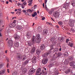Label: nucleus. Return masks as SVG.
Instances as JSON below:
<instances>
[{
    "label": "nucleus",
    "mask_w": 75,
    "mask_h": 75,
    "mask_svg": "<svg viewBox=\"0 0 75 75\" xmlns=\"http://www.w3.org/2000/svg\"><path fill=\"white\" fill-rule=\"evenodd\" d=\"M51 53V51H49L47 53H46L45 54H43V55H42V56H43V57L44 58L43 59V60H42V63L43 64H46L47 63L48 60V59L47 58V57Z\"/></svg>",
    "instance_id": "f257e3e1"
},
{
    "label": "nucleus",
    "mask_w": 75,
    "mask_h": 75,
    "mask_svg": "<svg viewBox=\"0 0 75 75\" xmlns=\"http://www.w3.org/2000/svg\"><path fill=\"white\" fill-rule=\"evenodd\" d=\"M59 49L58 48H56L54 50V51L55 52V54H53V58L52 59L53 60L55 59H57V58L59 57L62 54L61 52H58L57 54V52L58 51Z\"/></svg>",
    "instance_id": "f03ea898"
},
{
    "label": "nucleus",
    "mask_w": 75,
    "mask_h": 75,
    "mask_svg": "<svg viewBox=\"0 0 75 75\" xmlns=\"http://www.w3.org/2000/svg\"><path fill=\"white\" fill-rule=\"evenodd\" d=\"M41 39L40 35L39 34L37 35L35 38V42L37 43H39L40 42Z\"/></svg>",
    "instance_id": "7ed1b4c3"
},
{
    "label": "nucleus",
    "mask_w": 75,
    "mask_h": 75,
    "mask_svg": "<svg viewBox=\"0 0 75 75\" xmlns=\"http://www.w3.org/2000/svg\"><path fill=\"white\" fill-rule=\"evenodd\" d=\"M75 21L74 20H70L69 22V26L71 27H73L74 26V23Z\"/></svg>",
    "instance_id": "20e7f679"
},
{
    "label": "nucleus",
    "mask_w": 75,
    "mask_h": 75,
    "mask_svg": "<svg viewBox=\"0 0 75 75\" xmlns=\"http://www.w3.org/2000/svg\"><path fill=\"white\" fill-rule=\"evenodd\" d=\"M53 15L55 18H57L59 16V13L57 11H56L53 13Z\"/></svg>",
    "instance_id": "39448f33"
},
{
    "label": "nucleus",
    "mask_w": 75,
    "mask_h": 75,
    "mask_svg": "<svg viewBox=\"0 0 75 75\" xmlns=\"http://www.w3.org/2000/svg\"><path fill=\"white\" fill-rule=\"evenodd\" d=\"M35 71V69H31L29 71L28 74L29 75H31L33 73H34Z\"/></svg>",
    "instance_id": "423d86ee"
},
{
    "label": "nucleus",
    "mask_w": 75,
    "mask_h": 75,
    "mask_svg": "<svg viewBox=\"0 0 75 75\" xmlns=\"http://www.w3.org/2000/svg\"><path fill=\"white\" fill-rule=\"evenodd\" d=\"M32 35V34L31 32H28L26 33V36L28 38H30Z\"/></svg>",
    "instance_id": "0eeeda50"
},
{
    "label": "nucleus",
    "mask_w": 75,
    "mask_h": 75,
    "mask_svg": "<svg viewBox=\"0 0 75 75\" xmlns=\"http://www.w3.org/2000/svg\"><path fill=\"white\" fill-rule=\"evenodd\" d=\"M74 64V62L72 61L70 62L69 65L71 67H73V68L74 69L75 68V66Z\"/></svg>",
    "instance_id": "6e6552de"
},
{
    "label": "nucleus",
    "mask_w": 75,
    "mask_h": 75,
    "mask_svg": "<svg viewBox=\"0 0 75 75\" xmlns=\"http://www.w3.org/2000/svg\"><path fill=\"white\" fill-rule=\"evenodd\" d=\"M13 42L12 40H9L8 42V45L9 47H11L13 45Z\"/></svg>",
    "instance_id": "1a4fd4ad"
},
{
    "label": "nucleus",
    "mask_w": 75,
    "mask_h": 75,
    "mask_svg": "<svg viewBox=\"0 0 75 75\" xmlns=\"http://www.w3.org/2000/svg\"><path fill=\"white\" fill-rule=\"evenodd\" d=\"M41 71V68H38L37 71L36 72V74H35V75H38L40 73H40Z\"/></svg>",
    "instance_id": "9d476101"
},
{
    "label": "nucleus",
    "mask_w": 75,
    "mask_h": 75,
    "mask_svg": "<svg viewBox=\"0 0 75 75\" xmlns=\"http://www.w3.org/2000/svg\"><path fill=\"white\" fill-rule=\"evenodd\" d=\"M6 72V70L4 69L0 71V75H3Z\"/></svg>",
    "instance_id": "9b49d317"
},
{
    "label": "nucleus",
    "mask_w": 75,
    "mask_h": 75,
    "mask_svg": "<svg viewBox=\"0 0 75 75\" xmlns=\"http://www.w3.org/2000/svg\"><path fill=\"white\" fill-rule=\"evenodd\" d=\"M48 33L47 30V29H44L43 30V34L44 35H46Z\"/></svg>",
    "instance_id": "f8f14e48"
},
{
    "label": "nucleus",
    "mask_w": 75,
    "mask_h": 75,
    "mask_svg": "<svg viewBox=\"0 0 75 75\" xmlns=\"http://www.w3.org/2000/svg\"><path fill=\"white\" fill-rule=\"evenodd\" d=\"M14 38L16 40H18V39L20 38V36L18 35H17V34H14Z\"/></svg>",
    "instance_id": "ddd939ff"
},
{
    "label": "nucleus",
    "mask_w": 75,
    "mask_h": 75,
    "mask_svg": "<svg viewBox=\"0 0 75 75\" xmlns=\"http://www.w3.org/2000/svg\"><path fill=\"white\" fill-rule=\"evenodd\" d=\"M56 64V62H53L51 63H50L49 65V67H53L54 65H55Z\"/></svg>",
    "instance_id": "4468645a"
},
{
    "label": "nucleus",
    "mask_w": 75,
    "mask_h": 75,
    "mask_svg": "<svg viewBox=\"0 0 75 75\" xmlns=\"http://www.w3.org/2000/svg\"><path fill=\"white\" fill-rule=\"evenodd\" d=\"M28 61L29 60L27 59L26 61L23 62V65L24 66H25V65H26L27 64H28Z\"/></svg>",
    "instance_id": "2eb2a0df"
},
{
    "label": "nucleus",
    "mask_w": 75,
    "mask_h": 75,
    "mask_svg": "<svg viewBox=\"0 0 75 75\" xmlns=\"http://www.w3.org/2000/svg\"><path fill=\"white\" fill-rule=\"evenodd\" d=\"M35 47H33L30 53L32 54H33L35 51Z\"/></svg>",
    "instance_id": "dca6fc26"
},
{
    "label": "nucleus",
    "mask_w": 75,
    "mask_h": 75,
    "mask_svg": "<svg viewBox=\"0 0 75 75\" xmlns=\"http://www.w3.org/2000/svg\"><path fill=\"white\" fill-rule=\"evenodd\" d=\"M35 37L34 36H33L31 38V43L33 44L35 42Z\"/></svg>",
    "instance_id": "f3484780"
},
{
    "label": "nucleus",
    "mask_w": 75,
    "mask_h": 75,
    "mask_svg": "<svg viewBox=\"0 0 75 75\" xmlns=\"http://www.w3.org/2000/svg\"><path fill=\"white\" fill-rule=\"evenodd\" d=\"M21 54L19 53L17 54V55L16 57L18 59H21Z\"/></svg>",
    "instance_id": "a211bd4d"
},
{
    "label": "nucleus",
    "mask_w": 75,
    "mask_h": 75,
    "mask_svg": "<svg viewBox=\"0 0 75 75\" xmlns=\"http://www.w3.org/2000/svg\"><path fill=\"white\" fill-rule=\"evenodd\" d=\"M17 28L18 30H20L22 28V26L21 25H18L17 26Z\"/></svg>",
    "instance_id": "6ab92c4d"
},
{
    "label": "nucleus",
    "mask_w": 75,
    "mask_h": 75,
    "mask_svg": "<svg viewBox=\"0 0 75 75\" xmlns=\"http://www.w3.org/2000/svg\"><path fill=\"white\" fill-rule=\"evenodd\" d=\"M14 45L16 47H18L19 46V43L17 42H14Z\"/></svg>",
    "instance_id": "aec40b11"
},
{
    "label": "nucleus",
    "mask_w": 75,
    "mask_h": 75,
    "mask_svg": "<svg viewBox=\"0 0 75 75\" xmlns=\"http://www.w3.org/2000/svg\"><path fill=\"white\" fill-rule=\"evenodd\" d=\"M71 5L73 7L75 6V0H72V1H71Z\"/></svg>",
    "instance_id": "412c9836"
},
{
    "label": "nucleus",
    "mask_w": 75,
    "mask_h": 75,
    "mask_svg": "<svg viewBox=\"0 0 75 75\" xmlns=\"http://www.w3.org/2000/svg\"><path fill=\"white\" fill-rule=\"evenodd\" d=\"M16 26L15 24L12 23L9 25V27L11 28H13Z\"/></svg>",
    "instance_id": "4be33fe9"
},
{
    "label": "nucleus",
    "mask_w": 75,
    "mask_h": 75,
    "mask_svg": "<svg viewBox=\"0 0 75 75\" xmlns=\"http://www.w3.org/2000/svg\"><path fill=\"white\" fill-rule=\"evenodd\" d=\"M45 46L43 44H42L41 45H40V49L41 50H43L45 48Z\"/></svg>",
    "instance_id": "5701e85b"
},
{
    "label": "nucleus",
    "mask_w": 75,
    "mask_h": 75,
    "mask_svg": "<svg viewBox=\"0 0 75 75\" xmlns=\"http://www.w3.org/2000/svg\"><path fill=\"white\" fill-rule=\"evenodd\" d=\"M33 63H35L36 62V59L35 57H33V59H32Z\"/></svg>",
    "instance_id": "b1692460"
},
{
    "label": "nucleus",
    "mask_w": 75,
    "mask_h": 75,
    "mask_svg": "<svg viewBox=\"0 0 75 75\" xmlns=\"http://www.w3.org/2000/svg\"><path fill=\"white\" fill-rule=\"evenodd\" d=\"M21 59L23 61H25V59H27V57L26 56H23L21 58Z\"/></svg>",
    "instance_id": "393cba45"
},
{
    "label": "nucleus",
    "mask_w": 75,
    "mask_h": 75,
    "mask_svg": "<svg viewBox=\"0 0 75 75\" xmlns=\"http://www.w3.org/2000/svg\"><path fill=\"white\" fill-rule=\"evenodd\" d=\"M68 45L71 47H72L74 45V44L73 43H71V42H70L69 43Z\"/></svg>",
    "instance_id": "a878e982"
},
{
    "label": "nucleus",
    "mask_w": 75,
    "mask_h": 75,
    "mask_svg": "<svg viewBox=\"0 0 75 75\" xmlns=\"http://www.w3.org/2000/svg\"><path fill=\"white\" fill-rule=\"evenodd\" d=\"M74 59V58L73 56L69 57V60L70 61H72Z\"/></svg>",
    "instance_id": "bb28decb"
},
{
    "label": "nucleus",
    "mask_w": 75,
    "mask_h": 75,
    "mask_svg": "<svg viewBox=\"0 0 75 75\" xmlns=\"http://www.w3.org/2000/svg\"><path fill=\"white\" fill-rule=\"evenodd\" d=\"M40 52L39 50H36V54L38 55H39L40 54Z\"/></svg>",
    "instance_id": "cd10ccee"
},
{
    "label": "nucleus",
    "mask_w": 75,
    "mask_h": 75,
    "mask_svg": "<svg viewBox=\"0 0 75 75\" xmlns=\"http://www.w3.org/2000/svg\"><path fill=\"white\" fill-rule=\"evenodd\" d=\"M68 61H67L65 60L64 62V64L65 65H68Z\"/></svg>",
    "instance_id": "c85d7f7f"
},
{
    "label": "nucleus",
    "mask_w": 75,
    "mask_h": 75,
    "mask_svg": "<svg viewBox=\"0 0 75 75\" xmlns=\"http://www.w3.org/2000/svg\"><path fill=\"white\" fill-rule=\"evenodd\" d=\"M69 7L68 5H64L63 6V8H65L66 9L67 8Z\"/></svg>",
    "instance_id": "c756f323"
},
{
    "label": "nucleus",
    "mask_w": 75,
    "mask_h": 75,
    "mask_svg": "<svg viewBox=\"0 0 75 75\" xmlns=\"http://www.w3.org/2000/svg\"><path fill=\"white\" fill-rule=\"evenodd\" d=\"M37 15V13L36 12L34 13L32 15V16L34 17L35 16Z\"/></svg>",
    "instance_id": "7c9ffc66"
},
{
    "label": "nucleus",
    "mask_w": 75,
    "mask_h": 75,
    "mask_svg": "<svg viewBox=\"0 0 75 75\" xmlns=\"http://www.w3.org/2000/svg\"><path fill=\"white\" fill-rule=\"evenodd\" d=\"M27 11L26 12H27L28 13H31L33 11L32 10V11H31V10L30 9H28L27 10H26Z\"/></svg>",
    "instance_id": "2f4dec72"
},
{
    "label": "nucleus",
    "mask_w": 75,
    "mask_h": 75,
    "mask_svg": "<svg viewBox=\"0 0 75 75\" xmlns=\"http://www.w3.org/2000/svg\"><path fill=\"white\" fill-rule=\"evenodd\" d=\"M17 72L16 71H15L13 73V75H17Z\"/></svg>",
    "instance_id": "473e14b6"
},
{
    "label": "nucleus",
    "mask_w": 75,
    "mask_h": 75,
    "mask_svg": "<svg viewBox=\"0 0 75 75\" xmlns=\"http://www.w3.org/2000/svg\"><path fill=\"white\" fill-rule=\"evenodd\" d=\"M68 55L69 54H68V52H66L64 54V56L66 57H67L68 56Z\"/></svg>",
    "instance_id": "72a5a7b5"
},
{
    "label": "nucleus",
    "mask_w": 75,
    "mask_h": 75,
    "mask_svg": "<svg viewBox=\"0 0 75 75\" xmlns=\"http://www.w3.org/2000/svg\"><path fill=\"white\" fill-rule=\"evenodd\" d=\"M3 65V64L1 63H0V69L2 68V67Z\"/></svg>",
    "instance_id": "f704fd0d"
},
{
    "label": "nucleus",
    "mask_w": 75,
    "mask_h": 75,
    "mask_svg": "<svg viewBox=\"0 0 75 75\" xmlns=\"http://www.w3.org/2000/svg\"><path fill=\"white\" fill-rule=\"evenodd\" d=\"M26 73V70L25 69L24 70H23L22 71V74H25V73Z\"/></svg>",
    "instance_id": "c9c22d12"
},
{
    "label": "nucleus",
    "mask_w": 75,
    "mask_h": 75,
    "mask_svg": "<svg viewBox=\"0 0 75 75\" xmlns=\"http://www.w3.org/2000/svg\"><path fill=\"white\" fill-rule=\"evenodd\" d=\"M55 40V38H52L50 39L51 41L52 42H53Z\"/></svg>",
    "instance_id": "e433bc0d"
},
{
    "label": "nucleus",
    "mask_w": 75,
    "mask_h": 75,
    "mask_svg": "<svg viewBox=\"0 0 75 75\" xmlns=\"http://www.w3.org/2000/svg\"><path fill=\"white\" fill-rule=\"evenodd\" d=\"M70 31L71 33H73L74 32V29L71 28L70 30Z\"/></svg>",
    "instance_id": "4c0bfd02"
},
{
    "label": "nucleus",
    "mask_w": 75,
    "mask_h": 75,
    "mask_svg": "<svg viewBox=\"0 0 75 75\" xmlns=\"http://www.w3.org/2000/svg\"><path fill=\"white\" fill-rule=\"evenodd\" d=\"M70 71V70L69 69V70H67L66 71H65V73L66 74H68V73H69Z\"/></svg>",
    "instance_id": "58836bf2"
},
{
    "label": "nucleus",
    "mask_w": 75,
    "mask_h": 75,
    "mask_svg": "<svg viewBox=\"0 0 75 75\" xmlns=\"http://www.w3.org/2000/svg\"><path fill=\"white\" fill-rule=\"evenodd\" d=\"M58 24L59 25H62L63 24V23H62V22L60 21V22H58Z\"/></svg>",
    "instance_id": "ea45409f"
},
{
    "label": "nucleus",
    "mask_w": 75,
    "mask_h": 75,
    "mask_svg": "<svg viewBox=\"0 0 75 75\" xmlns=\"http://www.w3.org/2000/svg\"><path fill=\"white\" fill-rule=\"evenodd\" d=\"M54 74L55 75L58 74V72H57L55 70H54Z\"/></svg>",
    "instance_id": "a19ab883"
},
{
    "label": "nucleus",
    "mask_w": 75,
    "mask_h": 75,
    "mask_svg": "<svg viewBox=\"0 0 75 75\" xmlns=\"http://www.w3.org/2000/svg\"><path fill=\"white\" fill-rule=\"evenodd\" d=\"M53 49H54V47H53V45L50 46V50H53Z\"/></svg>",
    "instance_id": "79ce46f5"
},
{
    "label": "nucleus",
    "mask_w": 75,
    "mask_h": 75,
    "mask_svg": "<svg viewBox=\"0 0 75 75\" xmlns=\"http://www.w3.org/2000/svg\"><path fill=\"white\" fill-rule=\"evenodd\" d=\"M21 11H18L16 13V14H21Z\"/></svg>",
    "instance_id": "37998d69"
},
{
    "label": "nucleus",
    "mask_w": 75,
    "mask_h": 75,
    "mask_svg": "<svg viewBox=\"0 0 75 75\" xmlns=\"http://www.w3.org/2000/svg\"><path fill=\"white\" fill-rule=\"evenodd\" d=\"M69 39H67L66 40V42L68 43V42L69 41Z\"/></svg>",
    "instance_id": "c03bdc74"
},
{
    "label": "nucleus",
    "mask_w": 75,
    "mask_h": 75,
    "mask_svg": "<svg viewBox=\"0 0 75 75\" xmlns=\"http://www.w3.org/2000/svg\"><path fill=\"white\" fill-rule=\"evenodd\" d=\"M23 4L25 6H26L27 5V2H25L23 3Z\"/></svg>",
    "instance_id": "a18cd8bd"
},
{
    "label": "nucleus",
    "mask_w": 75,
    "mask_h": 75,
    "mask_svg": "<svg viewBox=\"0 0 75 75\" xmlns=\"http://www.w3.org/2000/svg\"><path fill=\"white\" fill-rule=\"evenodd\" d=\"M52 13V12L51 11H50L49 12V14H51Z\"/></svg>",
    "instance_id": "49530a36"
},
{
    "label": "nucleus",
    "mask_w": 75,
    "mask_h": 75,
    "mask_svg": "<svg viewBox=\"0 0 75 75\" xmlns=\"http://www.w3.org/2000/svg\"><path fill=\"white\" fill-rule=\"evenodd\" d=\"M33 0H29L28 1V3H31V2Z\"/></svg>",
    "instance_id": "de8ad7c7"
},
{
    "label": "nucleus",
    "mask_w": 75,
    "mask_h": 75,
    "mask_svg": "<svg viewBox=\"0 0 75 75\" xmlns=\"http://www.w3.org/2000/svg\"><path fill=\"white\" fill-rule=\"evenodd\" d=\"M60 39H61L60 41L61 42H62L63 40V39L62 38H60Z\"/></svg>",
    "instance_id": "09e8293b"
},
{
    "label": "nucleus",
    "mask_w": 75,
    "mask_h": 75,
    "mask_svg": "<svg viewBox=\"0 0 75 75\" xmlns=\"http://www.w3.org/2000/svg\"><path fill=\"white\" fill-rule=\"evenodd\" d=\"M18 10L19 11H18L21 12L22 10L21 8H19L18 9Z\"/></svg>",
    "instance_id": "8fccbe9b"
},
{
    "label": "nucleus",
    "mask_w": 75,
    "mask_h": 75,
    "mask_svg": "<svg viewBox=\"0 0 75 75\" xmlns=\"http://www.w3.org/2000/svg\"><path fill=\"white\" fill-rule=\"evenodd\" d=\"M27 13V12H26V13H26V15L27 16H29V13Z\"/></svg>",
    "instance_id": "3c124183"
},
{
    "label": "nucleus",
    "mask_w": 75,
    "mask_h": 75,
    "mask_svg": "<svg viewBox=\"0 0 75 75\" xmlns=\"http://www.w3.org/2000/svg\"><path fill=\"white\" fill-rule=\"evenodd\" d=\"M18 6H19L21 5H22V4H20V3H18Z\"/></svg>",
    "instance_id": "603ef678"
},
{
    "label": "nucleus",
    "mask_w": 75,
    "mask_h": 75,
    "mask_svg": "<svg viewBox=\"0 0 75 75\" xmlns=\"http://www.w3.org/2000/svg\"><path fill=\"white\" fill-rule=\"evenodd\" d=\"M51 11L52 13H53L54 11V9H52Z\"/></svg>",
    "instance_id": "864d4df0"
},
{
    "label": "nucleus",
    "mask_w": 75,
    "mask_h": 75,
    "mask_svg": "<svg viewBox=\"0 0 75 75\" xmlns=\"http://www.w3.org/2000/svg\"><path fill=\"white\" fill-rule=\"evenodd\" d=\"M16 20H14V21H13V23L15 24V23H16Z\"/></svg>",
    "instance_id": "5fc2aeb1"
},
{
    "label": "nucleus",
    "mask_w": 75,
    "mask_h": 75,
    "mask_svg": "<svg viewBox=\"0 0 75 75\" xmlns=\"http://www.w3.org/2000/svg\"><path fill=\"white\" fill-rule=\"evenodd\" d=\"M46 10L47 11H49V9L47 7L45 8Z\"/></svg>",
    "instance_id": "6e6d98bb"
},
{
    "label": "nucleus",
    "mask_w": 75,
    "mask_h": 75,
    "mask_svg": "<svg viewBox=\"0 0 75 75\" xmlns=\"http://www.w3.org/2000/svg\"><path fill=\"white\" fill-rule=\"evenodd\" d=\"M45 17H43V18H42V20L43 21L44 20H45Z\"/></svg>",
    "instance_id": "4d7b16f0"
},
{
    "label": "nucleus",
    "mask_w": 75,
    "mask_h": 75,
    "mask_svg": "<svg viewBox=\"0 0 75 75\" xmlns=\"http://www.w3.org/2000/svg\"><path fill=\"white\" fill-rule=\"evenodd\" d=\"M32 4V3L31 2H30L29 4H28V5H29V6H30V5Z\"/></svg>",
    "instance_id": "13d9d810"
},
{
    "label": "nucleus",
    "mask_w": 75,
    "mask_h": 75,
    "mask_svg": "<svg viewBox=\"0 0 75 75\" xmlns=\"http://www.w3.org/2000/svg\"><path fill=\"white\" fill-rule=\"evenodd\" d=\"M49 25L50 26H52V24L51 23H49Z\"/></svg>",
    "instance_id": "bf43d9fd"
},
{
    "label": "nucleus",
    "mask_w": 75,
    "mask_h": 75,
    "mask_svg": "<svg viewBox=\"0 0 75 75\" xmlns=\"http://www.w3.org/2000/svg\"><path fill=\"white\" fill-rule=\"evenodd\" d=\"M47 0H45V3L46 4L47 3Z\"/></svg>",
    "instance_id": "052dcab7"
},
{
    "label": "nucleus",
    "mask_w": 75,
    "mask_h": 75,
    "mask_svg": "<svg viewBox=\"0 0 75 75\" xmlns=\"http://www.w3.org/2000/svg\"><path fill=\"white\" fill-rule=\"evenodd\" d=\"M21 7L22 8H25V6H21Z\"/></svg>",
    "instance_id": "680f3d73"
},
{
    "label": "nucleus",
    "mask_w": 75,
    "mask_h": 75,
    "mask_svg": "<svg viewBox=\"0 0 75 75\" xmlns=\"http://www.w3.org/2000/svg\"><path fill=\"white\" fill-rule=\"evenodd\" d=\"M23 12H24V13H25V12H26V11H25V10H23Z\"/></svg>",
    "instance_id": "e2e57ef3"
},
{
    "label": "nucleus",
    "mask_w": 75,
    "mask_h": 75,
    "mask_svg": "<svg viewBox=\"0 0 75 75\" xmlns=\"http://www.w3.org/2000/svg\"><path fill=\"white\" fill-rule=\"evenodd\" d=\"M43 7L44 8H45V4H44V3H43Z\"/></svg>",
    "instance_id": "0e129e2a"
},
{
    "label": "nucleus",
    "mask_w": 75,
    "mask_h": 75,
    "mask_svg": "<svg viewBox=\"0 0 75 75\" xmlns=\"http://www.w3.org/2000/svg\"><path fill=\"white\" fill-rule=\"evenodd\" d=\"M58 40L59 41H61V38H59L58 39Z\"/></svg>",
    "instance_id": "69168bd1"
},
{
    "label": "nucleus",
    "mask_w": 75,
    "mask_h": 75,
    "mask_svg": "<svg viewBox=\"0 0 75 75\" xmlns=\"http://www.w3.org/2000/svg\"><path fill=\"white\" fill-rule=\"evenodd\" d=\"M42 73H43V74H44L45 73V72L44 71V70H43V71H42Z\"/></svg>",
    "instance_id": "338daca9"
},
{
    "label": "nucleus",
    "mask_w": 75,
    "mask_h": 75,
    "mask_svg": "<svg viewBox=\"0 0 75 75\" xmlns=\"http://www.w3.org/2000/svg\"><path fill=\"white\" fill-rule=\"evenodd\" d=\"M61 50H62V48L60 47L59 49V51L60 52H61Z\"/></svg>",
    "instance_id": "774afa93"
}]
</instances>
